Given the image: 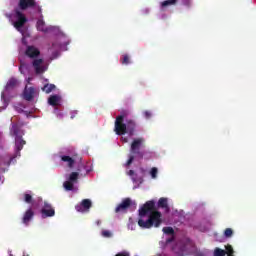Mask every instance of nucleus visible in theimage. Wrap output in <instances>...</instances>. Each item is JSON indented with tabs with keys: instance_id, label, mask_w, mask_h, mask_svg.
I'll return each instance as SVG.
<instances>
[{
	"instance_id": "1",
	"label": "nucleus",
	"mask_w": 256,
	"mask_h": 256,
	"mask_svg": "<svg viewBox=\"0 0 256 256\" xmlns=\"http://www.w3.org/2000/svg\"><path fill=\"white\" fill-rule=\"evenodd\" d=\"M139 215L145 217L149 215L148 219L145 221L143 219L138 220V225L142 229H151V227H159L162 223L161 212L157 211L155 207V201H147L140 209Z\"/></svg>"
},
{
	"instance_id": "2",
	"label": "nucleus",
	"mask_w": 256,
	"mask_h": 256,
	"mask_svg": "<svg viewBox=\"0 0 256 256\" xmlns=\"http://www.w3.org/2000/svg\"><path fill=\"white\" fill-rule=\"evenodd\" d=\"M145 147V138H135L130 145V152L132 155H136L138 159H143L145 153L141 151V148Z\"/></svg>"
},
{
	"instance_id": "3",
	"label": "nucleus",
	"mask_w": 256,
	"mask_h": 256,
	"mask_svg": "<svg viewBox=\"0 0 256 256\" xmlns=\"http://www.w3.org/2000/svg\"><path fill=\"white\" fill-rule=\"evenodd\" d=\"M126 111H123L121 115L116 117L114 131L116 135H125L127 133V124L123 123L125 121Z\"/></svg>"
},
{
	"instance_id": "4",
	"label": "nucleus",
	"mask_w": 256,
	"mask_h": 256,
	"mask_svg": "<svg viewBox=\"0 0 256 256\" xmlns=\"http://www.w3.org/2000/svg\"><path fill=\"white\" fill-rule=\"evenodd\" d=\"M18 7L21 11H27V9H36L37 13H42L41 6L35 0H19Z\"/></svg>"
},
{
	"instance_id": "5",
	"label": "nucleus",
	"mask_w": 256,
	"mask_h": 256,
	"mask_svg": "<svg viewBox=\"0 0 256 256\" xmlns=\"http://www.w3.org/2000/svg\"><path fill=\"white\" fill-rule=\"evenodd\" d=\"M15 19L16 21L13 25L17 31H21L22 27H25V23H27V17L20 10H15Z\"/></svg>"
},
{
	"instance_id": "6",
	"label": "nucleus",
	"mask_w": 256,
	"mask_h": 256,
	"mask_svg": "<svg viewBox=\"0 0 256 256\" xmlns=\"http://www.w3.org/2000/svg\"><path fill=\"white\" fill-rule=\"evenodd\" d=\"M93 207V202L90 199H83L80 204L75 206L78 213H89V210Z\"/></svg>"
},
{
	"instance_id": "7",
	"label": "nucleus",
	"mask_w": 256,
	"mask_h": 256,
	"mask_svg": "<svg viewBox=\"0 0 256 256\" xmlns=\"http://www.w3.org/2000/svg\"><path fill=\"white\" fill-rule=\"evenodd\" d=\"M77 157H79L77 153H72L70 155H60L61 161L63 163H67V167H69V169H73Z\"/></svg>"
},
{
	"instance_id": "8",
	"label": "nucleus",
	"mask_w": 256,
	"mask_h": 256,
	"mask_svg": "<svg viewBox=\"0 0 256 256\" xmlns=\"http://www.w3.org/2000/svg\"><path fill=\"white\" fill-rule=\"evenodd\" d=\"M32 66L34 67L36 75H41L44 71H47V68L43 65V59L41 58H35L32 61Z\"/></svg>"
},
{
	"instance_id": "9",
	"label": "nucleus",
	"mask_w": 256,
	"mask_h": 256,
	"mask_svg": "<svg viewBox=\"0 0 256 256\" xmlns=\"http://www.w3.org/2000/svg\"><path fill=\"white\" fill-rule=\"evenodd\" d=\"M41 214L43 219H47V217H55V209L48 202H44V207L41 209Z\"/></svg>"
},
{
	"instance_id": "10",
	"label": "nucleus",
	"mask_w": 256,
	"mask_h": 256,
	"mask_svg": "<svg viewBox=\"0 0 256 256\" xmlns=\"http://www.w3.org/2000/svg\"><path fill=\"white\" fill-rule=\"evenodd\" d=\"M41 55V51L39 48L35 46H27L25 50V56L29 57L30 59H37Z\"/></svg>"
},
{
	"instance_id": "11",
	"label": "nucleus",
	"mask_w": 256,
	"mask_h": 256,
	"mask_svg": "<svg viewBox=\"0 0 256 256\" xmlns=\"http://www.w3.org/2000/svg\"><path fill=\"white\" fill-rule=\"evenodd\" d=\"M131 207V198H125L115 209L116 213H121V211H127Z\"/></svg>"
},
{
	"instance_id": "12",
	"label": "nucleus",
	"mask_w": 256,
	"mask_h": 256,
	"mask_svg": "<svg viewBox=\"0 0 256 256\" xmlns=\"http://www.w3.org/2000/svg\"><path fill=\"white\" fill-rule=\"evenodd\" d=\"M135 127H137V123L133 119H126V131L128 135H135Z\"/></svg>"
},
{
	"instance_id": "13",
	"label": "nucleus",
	"mask_w": 256,
	"mask_h": 256,
	"mask_svg": "<svg viewBox=\"0 0 256 256\" xmlns=\"http://www.w3.org/2000/svg\"><path fill=\"white\" fill-rule=\"evenodd\" d=\"M35 217V212H33V209L29 208L22 217V223L24 225H29V222Z\"/></svg>"
},
{
	"instance_id": "14",
	"label": "nucleus",
	"mask_w": 256,
	"mask_h": 256,
	"mask_svg": "<svg viewBox=\"0 0 256 256\" xmlns=\"http://www.w3.org/2000/svg\"><path fill=\"white\" fill-rule=\"evenodd\" d=\"M34 95H35V88H33V87L25 88V90H24V99L26 101H33Z\"/></svg>"
},
{
	"instance_id": "15",
	"label": "nucleus",
	"mask_w": 256,
	"mask_h": 256,
	"mask_svg": "<svg viewBox=\"0 0 256 256\" xmlns=\"http://www.w3.org/2000/svg\"><path fill=\"white\" fill-rule=\"evenodd\" d=\"M27 142L25 140H23V136H18L15 137V147H16V151L19 153V151L23 150V146L26 144Z\"/></svg>"
},
{
	"instance_id": "16",
	"label": "nucleus",
	"mask_w": 256,
	"mask_h": 256,
	"mask_svg": "<svg viewBox=\"0 0 256 256\" xmlns=\"http://www.w3.org/2000/svg\"><path fill=\"white\" fill-rule=\"evenodd\" d=\"M61 102V96L55 94V95H51L48 98V103L52 106V107H57V105H59V103Z\"/></svg>"
},
{
	"instance_id": "17",
	"label": "nucleus",
	"mask_w": 256,
	"mask_h": 256,
	"mask_svg": "<svg viewBox=\"0 0 256 256\" xmlns=\"http://www.w3.org/2000/svg\"><path fill=\"white\" fill-rule=\"evenodd\" d=\"M127 175H129V177H131L133 183H143V177H137V174L135 173V171L133 170H129L127 172Z\"/></svg>"
},
{
	"instance_id": "18",
	"label": "nucleus",
	"mask_w": 256,
	"mask_h": 256,
	"mask_svg": "<svg viewBox=\"0 0 256 256\" xmlns=\"http://www.w3.org/2000/svg\"><path fill=\"white\" fill-rule=\"evenodd\" d=\"M158 207H160L161 209H165L166 213H169L170 208L169 204L167 203V198H160L158 200Z\"/></svg>"
},
{
	"instance_id": "19",
	"label": "nucleus",
	"mask_w": 256,
	"mask_h": 256,
	"mask_svg": "<svg viewBox=\"0 0 256 256\" xmlns=\"http://www.w3.org/2000/svg\"><path fill=\"white\" fill-rule=\"evenodd\" d=\"M36 27L38 31H41L42 33H47L49 31V28L45 27V21L43 19H39L36 23Z\"/></svg>"
},
{
	"instance_id": "20",
	"label": "nucleus",
	"mask_w": 256,
	"mask_h": 256,
	"mask_svg": "<svg viewBox=\"0 0 256 256\" xmlns=\"http://www.w3.org/2000/svg\"><path fill=\"white\" fill-rule=\"evenodd\" d=\"M17 87V79L16 78H10L6 84V91H11V89H15Z\"/></svg>"
},
{
	"instance_id": "21",
	"label": "nucleus",
	"mask_w": 256,
	"mask_h": 256,
	"mask_svg": "<svg viewBox=\"0 0 256 256\" xmlns=\"http://www.w3.org/2000/svg\"><path fill=\"white\" fill-rule=\"evenodd\" d=\"M12 133L15 135V137H21V127H19L17 124H13Z\"/></svg>"
},
{
	"instance_id": "22",
	"label": "nucleus",
	"mask_w": 256,
	"mask_h": 256,
	"mask_svg": "<svg viewBox=\"0 0 256 256\" xmlns=\"http://www.w3.org/2000/svg\"><path fill=\"white\" fill-rule=\"evenodd\" d=\"M122 65H129L131 63V57L128 54H124L120 59Z\"/></svg>"
},
{
	"instance_id": "23",
	"label": "nucleus",
	"mask_w": 256,
	"mask_h": 256,
	"mask_svg": "<svg viewBox=\"0 0 256 256\" xmlns=\"http://www.w3.org/2000/svg\"><path fill=\"white\" fill-rule=\"evenodd\" d=\"M78 179H79V172H72L69 175L68 181H71L72 183H77Z\"/></svg>"
},
{
	"instance_id": "24",
	"label": "nucleus",
	"mask_w": 256,
	"mask_h": 256,
	"mask_svg": "<svg viewBox=\"0 0 256 256\" xmlns=\"http://www.w3.org/2000/svg\"><path fill=\"white\" fill-rule=\"evenodd\" d=\"M63 186L66 191H73L74 182H72L71 180L65 181Z\"/></svg>"
},
{
	"instance_id": "25",
	"label": "nucleus",
	"mask_w": 256,
	"mask_h": 256,
	"mask_svg": "<svg viewBox=\"0 0 256 256\" xmlns=\"http://www.w3.org/2000/svg\"><path fill=\"white\" fill-rule=\"evenodd\" d=\"M54 89H55V85L54 84H46L42 88V91H44V93H51V91H53Z\"/></svg>"
},
{
	"instance_id": "26",
	"label": "nucleus",
	"mask_w": 256,
	"mask_h": 256,
	"mask_svg": "<svg viewBox=\"0 0 256 256\" xmlns=\"http://www.w3.org/2000/svg\"><path fill=\"white\" fill-rule=\"evenodd\" d=\"M225 249H226L225 252L227 256H235V250H233V246L228 244L225 246Z\"/></svg>"
},
{
	"instance_id": "27",
	"label": "nucleus",
	"mask_w": 256,
	"mask_h": 256,
	"mask_svg": "<svg viewBox=\"0 0 256 256\" xmlns=\"http://www.w3.org/2000/svg\"><path fill=\"white\" fill-rule=\"evenodd\" d=\"M227 255V252L221 248H215L214 249V256H225Z\"/></svg>"
},
{
	"instance_id": "28",
	"label": "nucleus",
	"mask_w": 256,
	"mask_h": 256,
	"mask_svg": "<svg viewBox=\"0 0 256 256\" xmlns=\"http://www.w3.org/2000/svg\"><path fill=\"white\" fill-rule=\"evenodd\" d=\"M162 231L165 235H175V230L172 227H164Z\"/></svg>"
},
{
	"instance_id": "29",
	"label": "nucleus",
	"mask_w": 256,
	"mask_h": 256,
	"mask_svg": "<svg viewBox=\"0 0 256 256\" xmlns=\"http://www.w3.org/2000/svg\"><path fill=\"white\" fill-rule=\"evenodd\" d=\"M24 201L28 204L33 203V196L31 194H24Z\"/></svg>"
},
{
	"instance_id": "30",
	"label": "nucleus",
	"mask_w": 256,
	"mask_h": 256,
	"mask_svg": "<svg viewBox=\"0 0 256 256\" xmlns=\"http://www.w3.org/2000/svg\"><path fill=\"white\" fill-rule=\"evenodd\" d=\"M224 236L229 238V237H233V229L231 228H226L224 231Z\"/></svg>"
},
{
	"instance_id": "31",
	"label": "nucleus",
	"mask_w": 256,
	"mask_h": 256,
	"mask_svg": "<svg viewBox=\"0 0 256 256\" xmlns=\"http://www.w3.org/2000/svg\"><path fill=\"white\" fill-rule=\"evenodd\" d=\"M157 173H158L157 168L153 167L150 171V175H151L152 179H157Z\"/></svg>"
},
{
	"instance_id": "32",
	"label": "nucleus",
	"mask_w": 256,
	"mask_h": 256,
	"mask_svg": "<svg viewBox=\"0 0 256 256\" xmlns=\"http://www.w3.org/2000/svg\"><path fill=\"white\" fill-rule=\"evenodd\" d=\"M133 161H135V156L130 155L129 159L127 160V162L125 164V167H129L133 163Z\"/></svg>"
},
{
	"instance_id": "33",
	"label": "nucleus",
	"mask_w": 256,
	"mask_h": 256,
	"mask_svg": "<svg viewBox=\"0 0 256 256\" xmlns=\"http://www.w3.org/2000/svg\"><path fill=\"white\" fill-rule=\"evenodd\" d=\"M102 237H106V238L113 237V234L108 230H104L102 231Z\"/></svg>"
},
{
	"instance_id": "34",
	"label": "nucleus",
	"mask_w": 256,
	"mask_h": 256,
	"mask_svg": "<svg viewBox=\"0 0 256 256\" xmlns=\"http://www.w3.org/2000/svg\"><path fill=\"white\" fill-rule=\"evenodd\" d=\"M182 1L185 7H191V4H192L191 0H182Z\"/></svg>"
},
{
	"instance_id": "35",
	"label": "nucleus",
	"mask_w": 256,
	"mask_h": 256,
	"mask_svg": "<svg viewBox=\"0 0 256 256\" xmlns=\"http://www.w3.org/2000/svg\"><path fill=\"white\" fill-rule=\"evenodd\" d=\"M83 169H87V167H85V165L80 164L77 168L78 174L81 173V171H83Z\"/></svg>"
},
{
	"instance_id": "36",
	"label": "nucleus",
	"mask_w": 256,
	"mask_h": 256,
	"mask_svg": "<svg viewBox=\"0 0 256 256\" xmlns=\"http://www.w3.org/2000/svg\"><path fill=\"white\" fill-rule=\"evenodd\" d=\"M144 117H145L146 119H151V112H149V111H144Z\"/></svg>"
},
{
	"instance_id": "37",
	"label": "nucleus",
	"mask_w": 256,
	"mask_h": 256,
	"mask_svg": "<svg viewBox=\"0 0 256 256\" xmlns=\"http://www.w3.org/2000/svg\"><path fill=\"white\" fill-rule=\"evenodd\" d=\"M70 115V119H75V117H77V110L72 111Z\"/></svg>"
},
{
	"instance_id": "38",
	"label": "nucleus",
	"mask_w": 256,
	"mask_h": 256,
	"mask_svg": "<svg viewBox=\"0 0 256 256\" xmlns=\"http://www.w3.org/2000/svg\"><path fill=\"white\" fill-rule=\"evenodd\" d=\"M115 256H129V253H127V252H120V253L116 254Z\"/></svg>"
},
{
	"instance_id": "39",
	"label": "nucleus",
	"mask_w": 256,
	"mask_h": 256,
	"mask_svg": "<svg viewBox=\"0 0 256 256\" xmlns=\"http://www.w3.org/2000/svg\"><path fill=\"white\" fill-rule=\"evenodd\" d=\"M175 240V237H171V238H168L167 240H166V243H172V241H174Z\"/></svg>"
},
{
	"instance_id": "40",
	"label": "nucleus",
	"mask_w": 256,
	"mask_h": 256,
	"mask_svg": "<svg viewBox=\"0 0 256 256\" xmlns=\"http://www.w3.org/2000/svg\"><path fill=\"white\" fill-rule=\"evenodd\" d=\"M5 17H7V19H11L12 15L11 14H5Z\"/></svg>"
},
{
	"instance_id": "41",
	"label": "nucleus",
	"mask_w": 256,
	"mask_h": 256,
	"mask_svg": "<svg viewBox=\"0 0 256 256\" xmlns=\"http://www.w3.org/2000/svg\"><path fill=\"white\" fill-rule=\"evenodd\" d=\"M1 98L4 99L5 98V93L1 94Z\"/></svg>"
},
{
	"instance_id": "42",
	"label": "nucleus",
	"mask_w": 256,
	"mask_h": 256,
	"mask_svg": "<svg viewBox=\"0 0 256 256\" xmlns=\"http://www.w3.org/2000/svg\"><path fill=\"white\" fill-rule=\"evenodd\" d=\"M29 81H31V78H28V83H29Z\"/></svg>"
},
{
	"instance_id": "43",
	"label": "nucleus",
	"mask_w": 256,
	"mask_h": 256,
	"mask_svg": "<svg viewBox=\"0 0 256 256\" xmlns=\"http://www.w3.org/2000/svg\"><path fill=\"white\" fill-rule=\"evenodd\" d=\"M97 225H99V221L97 222Z\"/></svg>"
}]
</instances>
